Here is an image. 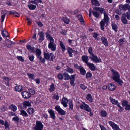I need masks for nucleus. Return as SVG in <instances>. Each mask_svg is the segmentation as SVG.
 <instances>
[{
	"mask_svg": "<svg viewBox=\"0 0 130 130\" xmlns=\"http://www.w3.org/2000/svg\"><path fill=\"white\" fill-rule=\"evenodd\" d=\"M48 112L50 115L51 118L54 119H55V115L54 111L52 109H50L48 110Z\"/></svg>",
	"mask_w": 130,
	"mask_h": 130,
	"instance_id": "20",
	"label": "nucleus"
},
{
	"mask_svg": "<svg viewBox=\"0 0 130 130\" xmlns=\"http://www.w3.org/2000/svg\"><path fill=\"white\" fill-rule=\"evenodd\" d=\"M111 71L113 76L112 79L114 81L120 78V75L117 71L113 69H111Z\"/></svg>",
	"mask_w": 130,
	"mask_h": 130,
	"instance_id": "4",
	"label": "nucleus"
},
{
	"mask_svg": "<svg viewBox=\"0 0 130 130\" xmlns=\"http://www.w3.org/2000/svg\"><path fill=\"white\" fill-rule=\"evenodd\" d=\"M83 103V104H81L79 106L80 108L82 109H84L86 111L90 112L89 115L92 116L93 115V113L91 112V110L89 106L84 102Z\"/></svg>",
	"mask_w": 130,
	"mask_h": 130,
	"instance_id": "2",
	"label": "nucleus"
},
{
	"mask_svg": "<svg viewBox=\"0 0 130 130\" xmlns=\"http://www.w3.org/2000/svg\"><path fill=\"white\" fill-rule=\"evenodd\" d=\"M17 58L19 60H20L22 62H24V60L23 59V58L22 56H17Z\"/></svg>",
	"mask_w": 130,
	"mask_h": 130,
	"instance_id": "53",
	"label": "nucleus"
},
{
	"mask_svg": "<svg viewBox=\"0 0 130 130\" xmlns=\"http://www.w3.org/2000/svg\"><path fill=\"white\" fill-rule=\"evenodd\" d=\"M87 65L89 67L91 70L94 71L95 70L96 67L93 64L89 63Z\"/></svg>",
	"mask_w": 130,
	"mask_h": 130,
	"instance_id": "22",
	"label": "nucleus"
},
{
	"mask_svg": "<svg viewBox=\"0 0 130 130\" xmlns=\"http://www.w3.org/2000/svg\"><path fill=\"white\" fill-rule=\"evenodd\" d=\"M37 57L39 59L41 63H45V59L42 58V57L41 56V55L38 56H37Z\"/></svg>",
	"mask_w": 130,
	"mask_h": 130,
	"instance_id": "33",
	"label": "nucleus"
},
{
	"mask_svg": "<svg viewBox=\"0 0 130 130\" xmlns=\"http://www.w3.org/2000/svg\"><path fill=\"white\" fill-rule=\"evenodd\" d=\"M92 11V12L93 15L94 17L97 18H98L99 17V14L98 12L97 11Z\"/></svg>",
	"mask_w": 130,
	"mask_h": 130,
	"instance_id": "36",
	"label": "nucleus"
},
{
	"mask_svg": "<svg viewBox=\"0 0 130 130\" xmlns=\"http://www.w3.org/2000/svg\"><path fill=\"white\" fill-rule=\"evenodd\" d=\"M28 57L30 61H33L34 58V57L33 55H29L28 56Z\"/></svg>",
	"mask_w": 130,
	"mask_h": 130,
	"instance_id": "60",
	"label": "nucleus"
},
{
	"mask_svg": "<svg viewBox=\"0 0 130 130\" xmlns=\"http://www.w3.org/2000/svg\"><path fill=\"white\" fill-rule=\"evenodd\" d=\"M22 95L23 98L26 99L30 98L31 96L30 94L28 92L24 91L22 92Z\"/></svg>",
	"mask_w": 130,
	"mask_h": 130,
	"instance_id": "10",
	"label": "nucleus"
},
{
	"mask_svg": "<svg viewBox=\"0 0 130 130\" xmlns=\"http://www.w3.org/2000/svg\"><path fill=\"white\" fill-rule=\"evenodd\" d=\"M128 102L126 100H124L123 101L122 103V105L123 106H125L127 105Z\"/></svg>",
	"mask_w": 130,
	"mask_h": 130,
	"instance_id": "57",
	"label": "nucleus"
},
{
	"mask_svg": "<svg viewBox=\"0 0 130 130\" xmlns=\"http://www.w3.org/2000/svg\"><path fill=\"white\" fill-rule=\"evenodd\" d=\"M92 4L94 5L98 6L99 5V2L97 0H92Z\"/></svg>",
	"mask_w": 130,
	"mask_h": 130,
	"instance_id": "35",
	"label": "nucleus"
},
{
	"mask_svg": "<svg viewBox=\"0 0 130 130\" xmlns=\"http://www.w3.org/2000/svg\"><path fill=\"white\" fill-rule=\"evenodd\" d=\"M46 37L47 38V39L50 40V42L54 41V40L50 35L47 33L46 34Z\"/></svg>",
	"mask_w": 130,
	"mask_h": 130,
	"instance_id": "32",
	"label": "nucleus"
},
{
	"mask_svg": "<svg viewBox=\"0 0 130 130\" xmlns=\"http://www.w3.org/2000/svg\"><path fill=\"white\" fill-rule=\"evenodd\" d=\"M5 126V129H7L9 130V125L8 123V122L6 120L4 123V124L3 125Z\"/></svg>",
	"mask_w": 130,
	"mask_h": 130,
	"instance_id": "34",
	"label": "nucleus"
},
{
	"mask_svg": "<svg viewBox=\"0 0 130 130\" xmlns=\"http://www.w3.org/2000/svg\"><path fill=\"white\" fill-rule=\"evenodd\" d=\"M80 73L82 75H85L86 73V71L83 67H81L79 69Z\"/></svg>",
	"mask_w": 130,
	"mask_h": 130,
	"instance_id": "27",
	"label": "nucleus"
},
{
	"mask_svg": "<svg viewBox=\"0 0 130 130\" xmlns=\"http://www.w3.org/2000/svg\"><path fill=\"white\" fill-rule=\"evenodd\" d=\"M50 57H51V60L52 61H53V59L55 58V56L52 53H50Z\"/></svg>",
	"mask_w": 130,
	"mask_h": 130,
	"instance_id": "58",
	"label": "nucleus"
},
{
	"mask_svg": "<svg viewBox=\"0 0 130 130\" xmlns=\"http://www.w3.org/2000/svg\"><path fill=\"white\" fill-rule=\"evenodd\" d=\"M55 109L60 114L63 115L65 114V112L59 106H56L55 107Z\"/></svg>",
	"mask_w": 130,
	"mask_h": 130,
	"instance_id": "11",
	"label": "nucleus"
},
{
	"mask_svg": "<svg viewBox=\"0 0 130 130\" xmlns=\"http://www.w3.org/2000/svg\"><path fill=\"white\" fill-rule=\"evenodd\" d=\"M69 109L72 110L73 108V106L72 101L71 100H69Z\"/></svg>",
	"mask_w": 130,
	"mask_h": 130,
	"instance_id": "31",
	"label": "nucleus"
},
{
	"mask_svg": "<svg viewBox=\"0 0 130 130\" xmlns=\"http://www.w3.org/2000/svg\"><path fill=\"white\" fill-rule=\"evenodd\" d=\"M124 16L127 18L128 19L130 20V12H128L126 13L122 14Z\"/></svg>",
	"mask_w": 130,
	"mask_h": 130,
	"instance_id": "38",
	"label": "nucleus"
},
{
	"mask_svg": "<svg viewBox=\"0 0 130 130\" xmlns=\"http://www.w3.org/2000/svg\"><path fill=\"white\" fill-rule=\"evenodd\" d=\"M115 81L118 83L120 85H122V84L123 82L122 80L120 79L119 78L116 79Z\"/></svg>",
	"mask_w": 130,
	"mask_h": 130,
	"instance_id": "43",
	"label": "nucleus"
},
{
	"mask_svg": "<svg viewBox=\"0 0 130 130\" xmlns=\"http://www.w3.org/2000/svg\"><path fill=\"white\" fill-rule=\"evenodd\" d=\"M43 125L40 121H37L35 127L34 128L35 130H42Z\"/></svg>",
	"mask_w": 130,
	"mask_h": 130,
	"instance_id": "5",
	"label": "nucleus"
},
{
	"mask_svg": "<svg viewBox=\"0 0 130 130\" xmlns=\"http://www.w3.org/2000/svg\"><path fill=\"white\" fill-rule=\"evenodd\" d=\"M116 87L115 84L112 83L109 84L108 86V89L110 91L114 90L116 89Z\"/></svg>",
	"mask_w": 130,
	"mask_h": 130,
	"instance_id": "13",
	"label": "nucleus"
},
{
	"mask_svg": "<svg viewBox=\"0 0 130 130\" xmlns=\"http://www.w3.org/2000/svg\"><path fill=\"white\" fill-rule=\"evenodd\" d=\"M68 53L69 54V56L72 57V56L73 54L72 53L73 52V50L70 47H68L67 48Z\"/></svg>",
	"mask_w": 130,
	"mask_h": 130,
	"instance_id": "23",
	"label": "nucleus"
},
{
	"mask_svg": "<svg viewBox=\"0 0 130 130\" xmlns=\"http://www.w3.org/2000/svg\"><path fill=\"white\" fill-rule=\"evenodd\" d=\"M89 58L92 61L96 63L101 62V61L99 60L97 57L95 56L94 54H93L92 56H89Z\"/></svg>",
	"mask_w": 130,
	"mask_h": 130,
	"instance_id": "8",
	"label": "nucleus"
},
{
	"mask_svg": "<svg viewBox=\"0 0 130 130\" xmlns=\"http://www.w3.org/2000/svg\"><path fill=\"white\" fill-rule=\"evenodd\" d=\"M111 25L113 29L114 30L115 32H117V28H118L117 25L115 23H112Z\"/></svg>",
	"mask_w": 130,
	"mask_h": 130,
	"instance_id": "29",
	"label": "nucleus"
},
{
	"mask_svg": "<svg viewBox=\"0 0 130 130\" xmlns=\"http://www.w3.org/2000/svg\"><path fill=\"white\" fill-rule=\"evenodd\" d=\"M121 10H119L118 9H117L116 10V13L119 15H121Z\"/></svg>",
	"mask_w": 130,
	"mask_h": 130,
	"instance_id": "61",
	"label": "nucleus"
},
{
	"mask_svg": "<svg viewBox=\"0 0 130 130\" xmlns=\"http://www.w3.org/2000/svg\"><path fill=\"white\" fill-rule=\"evenodd\" d=\"M44 55L45 59H47L48 60H49L50 54L49 53H44Z\"/></svg>",
	"mask_w": 130,
	"mask_h": 130,
	"instance_id": "30",
	"label": "nucleus"
},
{
	"mask_svg": "<svg viewBox=\"0 0 130 130\" xmlns=\"http://www.w3.org/2000/svg\"><path fill=\"white\" fill-rule=\"evenodd\" d=\"M23 87L20 85L17 86L15 87V90L17 91L21 92L23 90Z\"/></svg>",
	"mask_w": 130,
	"mask_h": 130,
	"instance_id": "18",
	"label": "nucleus"
},
{
	"mask_svg": "<svg viewBox=\"0 0 130 130\" xmlns=\"http://www.w3.org/2000/svg\"><path fill=\"white\" fill-rule=\"evenodd\" d=\"M22 104L23 107L25 108H26L27 107L31 106V103L28 101H24Z\"/></svg>",
	"mask_w": 130,
	"mask_h": 130,
	"instance_id": "16",
	"label": "nucleus"
},
{
	"mask_svg": "<svg viewBox=\"0 0 130 130\" xmlns=\"http://www.w3.org/2000/svg\"><path fill=\"white\" fill-rule=\"evenodd\" d=\"M28 7L29 9L31 10H34L36 8V5L32 4H30L28 5Z\"/></svg>",
	"mask_w": 130,
	"mask_h": 130,
	"instance_id": "39",
	"label": "nucleus"
},
{
	"mask_svg": "<svg viewBox=\"0 0 130 130\" xmlns=\"http://www.w3.org/2000/svg\"><path fill=\"white\" fill-rule=\"evenodd\" d=\"M34 111V109L32 108H29L28 109L27 112L29 114H31L33 113Z\"/></svg>",
	"mask_w": 130,
	"mask_h": 130,
	"instance_id": "40",
	"label": "nucleus"
},
{
	"mask_svg": "<svg viewBox=\"0 0 130 130\" xmlns=\"http://www.w3.org/2000/svg\"><path fill=\"white\" fill-rule=\"evenodd\" d=\"M76 76L75 74H74L71 75V79L70 80V83L72 86L74 87L75 86V84L74 82L75 80V77Z\"/></svg>",
	"mask_w": 130,
	"mask_h": 130,
	"instance_id": "14",
	"label": "nucleus"
},
{
	"mask_svg": "<svg viewBox=\"0 0 130 130\" xmlns=\"http://www.w3.org/2000/svg\"><path fill=\"white\" fill-rule=\"evenodd\" d=\"M3 79H4V81L5 82H6V81L7 82L9 81L10 80H11V78H9L7 77H4Z\"/></svg>",
	"mask_w": 130,
	"mask_h": 130,
	"instance_id": "63",
	"label": "nucleus"
},
{
	"mask_svg": "<svg viewBox=\"0 0 130 130\" xmlns=\"http://www.w3.org/2000/svg\"><path fill=\"white\" fill-rule=\"evenodd\" d=\"M29 93L30 94V95L34 94L35 93V90L33 89H30L29 90Z\"/></svg>",
	"mask_w": 130,
	"mask_h": 130,
	"instance_id": "59",
	"label": "nucleus"
},
{
	"mask_svg": "<svg viewBox=\"0 0 130 130\" xmlns=\"http://www.w3.org/2000/svg\"><path fill=\"white\" fill-rule=\"evenodd\" d=\"M119 7L120 10L126 11L128 10V12H130V6L128 4H126L124 5H120Z\"/></svg>",
	"mask_w": 130,
	"mask_h": 130,
	"instance_id": "3",
	"label": "nucleus"
},
{
	"mask_svg": "<svg viewBox=\"0 0 130 130\" xmlns=\"http://www.w3.org/2000/svg\"><path fill=\"white\" fill-rule=\"evenodd\" d=\"M27 48L34 53L35 52V48L32 47L30 45H28L26 46Z\"/></svg>",
	"mask_w": 130,
	"mask_h": 130,
	"instance_id": "24",
	"label": "nucleus"
},
{
	"mask_svg": "<svg viewBox=\"0 0 130 130\" xmlns=\"http://www.w3.org/2000/svg\"><path fill=\"white\" fill-rule=\"evenodd\" d=\"M71 79V77L67 73H66V80Z\"/></svg>",
	"mask_w": 130,
	"mask_h": 130,
	"instance_id": "56",
	"label": "nucleus"
},
{
	"mask_svg": "<svg viewBox=\"0 0 130 130\" xmlns=\"http://www.w3.org/2000/svg\"><path fill=\"white\" fill-rule=\"evenodd\" d=\"M109 18L106 12L104 14V19L100 22L101 29L103 30H104V27L105 24L107 23L109 20Z\"/></svg>",
	"mask_w": 130,
	"mask_h": 130,
	"instance_id": "1",
	"label": "nucleus"
},
{
	"mask_svg": "<svg viewBox=\"0 0 130 130\" xmlns=\"http://www.w3.org/2000/svg\"><path fill=\"white\" fill-rule=\"evenodd\" d=\"M53 42H50L48 44V47L49 48L51 49L52 51H54L56 50V45Z\"/></svg>",
	"mask_w": 130,
	"mask_h": 130,
	"instance_id": "9",
	"label": "nucleus"
},
{
	"mask_svg": "<svg viewBox=\"0 0 130 130\" xmlns=\"http://www.w3.org/2000/svg\"><path fill=\"white\" fill-rule=\"evenodd\" d=\"M12 43L15 44L13 43L12 42L8 39H7L5 40V43H4L7 47L8 48H11L13 46Z\"/></svg>",
	"mask_w": 130,
	"mask_h": 130,
	"instance_id": "7",
	"label": "nucleus"
},
{
	"mask_svg": "<svg viewBox=\"0 0 130 130\" xmlns=\"http://www.w3.org/2000/svg\"><path fill=\"white\" fill-rule=\"evenodd\" d=\"M101 116L103 117H105L106 116L107 113L106 112L104 111H102L101 112Z\"/></svg>",
	"mask_w": 130,
	"mask_h": 130,
	"instance_id": "52",
	"label": "nucleus"
},
{
	"mask_svg": "<svg viewBox=\"0 0 130 130\" xmlns=\"http://www.w3.org/2000/svg\"><path fill=\"white\" fill-rule=\"evenodd\" d=\"M92 50V48L91 47H90L88 49V52L91 56H92L93 54H94L93 53Z\"/></svg>",
	"mask_w": 130,
	"mask_h": 130,
	"instance_id": "54",
	"label": "nucleus"
},
{
	"mask_svg": "<svg viewBox=\"0 0 130 130\" xmlns=\"http://www.w3.org/2000/svg\"><path fill=\"white\" fill-rule=\"evenodd\" d=\"M121 20L124 24H127V20L126 18V17L123 14H122V16L121 18Z\"/></svg>",
	"mask_w": 130,
	"mask_h": 130,
	"instance_id": "21",
	"label": "nucleus"
},
{
	"mask_svg": "<svg viewBox=\"0 0 130 130\" xmlns=\"http://www.w3.org/2000/svg\"><path fill=\"white\" fill-rule=\"evenodd\" d=\"M86 97L87 99L90 102H92V99L91 94H88L87 95Z\"/></svg>",
	"mask_w": 130,
	"mask_h": 130,
	"instance_id": "42",
	"label": "nucleus"
},
{
	"mask_svg": "<svg viewBox=\"0 0 130 130\" xmlns=\"http://www.w3.org/2000/svg\"><path fill=\"white\" fill-rule=\"evenodd\" d=\"M27 74L30 79L32 80H34V75L29 73H27Z\"/></svg>",
	"mask_w": 130,
	"mask_h": 130,
	"instance_id": "45",
	"label": "nucleus"
},
{
	"mask_svg": "<svg viewBox=\"0 0 130 130\" xmlns=\"http://www.w3.org/2000/svg\"><path fill=\"white\" fill-rule=\"evenodd\" d=\"M101 40H102V43L105 46H107L108 45L107 40L106 38H105L103 37H101Z\"/></svg>",
	"mask_w": 130,
	"mask_h": 130,
	"instance_id": "19",
	"label": "nucleus"
},
{
	"mask_svg": "<svg viewBox=\"0 0 130 130\" xmlns=\"http://www.w3.org/2000/svg\"><path fill=\"white\" fill-rule=\"evenodd\" d=\"M19 118L17 116H15V117L13 118L12 120L14 121L18 122L19 120Z\"/></svg>",
	"mask_w": 130,
	"mask_h": 130,
	"instance_id": "55",
	"label": "nucleus"
},
{
	"mask_svg": "<svg viewBox=\"0 0 130 130\" xmlns=\"http://www.w3.org/2000/svg\"><path fill=\"white\" fill-rule=\"evenodd\" d=\"M40 36V38L39 40V42H41L44 39V34L41 31L39 33Z\"/></svg>",
	"mask_w": 130,
	"mask_h": 130,
	"instance_id": "15",
	"label": "nucleus"
},
{
	"mask_svg": "<svg viewBox=\"0 0 130 130\" xmlns=\"http://www.w3.org/2000/svg\"><path fill=\"white\" fill-rule=\"evenodd\" d=\"M60 46L62 49V51H64L65 50V47L63 43L61 41H60Z\"/></svg>",
	"mask_w": 130,
	"mask_h": 130,
	"instance_id": "46",
	"label": "nucleus"
},
{
	"mask_svg": "<svg viewBox=\"0 0 130 130\" xmlns=\"http://www.w3.org/2000/svg\"><path fill=\"white\" fill-rule=\"evenodd\" d=\"M93 9L95 11H98L101 14L105 13V10L103 8L99 7H94L93 8Z\"/></svg>",
	"mask_w": 130,
	"mask_h": 130,
	"instance_id": "12",
	"label": "nucleus"
},
{
	"mask_svg": "<svg viewBox=\"0 0 130 130\" xmlns=\"http://www.w3.org/2000/svg\"><path fill=\"white\" fill-rule=\"evenodd\" d=\"M36 51L35 52L36 53V55L37 56H40L41 54V52L40 49L39 48H36Z\"/></svg>",
	"mask_w": 130,
	"mask_h": 130,
	"instance_id": "26",
	"label": "nucleus"
},
{
	"mask_svg": "<svg viewBox=\"0 0 130 130\" xmlns=\"http://www.w3.org/2000/svg\"><path fill=\"white\" fill-rule=\"evenodd\" d=\"M21 114L23 116L25 117H28V115L27 112L24 110H21Z\"/></svg>",
	"mask_w": 130,
	"mask_h": 130,
	"instance_id": "37",
	"label": "nucleus"
},
{
	"mask_svg": "<svg viewBox=\"0 0 130 130\" xmlns=\"http://www.w3.org/2000/svg\"><path fill=\"white\" fill-rule=\"evenodd\" d=\"M82 59L83 61L85 62L87 64L89 63L88 62V58L87 56L83 55L82 57Z\"/></svg>",
	"mask_w": 130,
	"mask_h": 130,
	"instance_id": "17",
	"label": "nucleus"
},
{
	"mask_svg": "<svg viewBox=\"0 0 130 130\" xmlns=\"http://www.w3.org/2000/svg\"><path fill=\"white\" fill-rule=\"evenodd\" d=\"M55 89V87H54V85L53 84H52L50 85V88H49V90L50 91L52 92L54 91Z\"/></svg>",
	"mask_w": 130,
	"mask_h": 130,
	"instance_id": "47",
	"label": "nucleus"
},
{
	"mask_svg": "<svg viewBox=\"0 0 130 130\" xmlns=\"http://www.w3.org/2000/svg\"><path fill=\"white\" fill-rule=\"evenodd\" d=\"M67 71L71 73L73 72L74 70L73 69L71 68L70 67L67 66Z\"/></svg>",
	"mask_w": 130,
	"mask_h": 130,
	"instance_id": "44",
	"label": "nucleus"
},
{
	"mask_svg": "<svg viewBox=\"0 0 130 130\" xmlns=\"http://www.w3.org/2000/svg\"><path fill=\"white\" fill-rule=\"evenodd\" d=\"M110 100L111 103L117 105L118 104V102L117 100L113 99V98L110 97Z\"/></svg>",
	"mask_w": 130,
	"mask_h": 130,
	"instance_id": "25",
	"label": "nucleus"
},
{
	"mask_svg": "<svg viewBox=\"0 0 130 130\" xmlns=\"http://www.w3.org/2000/svg\"><path fill=\"white\" fill-rule=\"evenodd\" d=\"M78 18L80 22H84V20L83 19L82 16L80 15H77Z\"/></svg>",
	"mask_w": 130,
	"mask_h": 130,
	"instance_id": "49",
	"label": "nucleus"
},
{
	"mask_svg": "<svg viewBox=\"0 0 130 130\" xmlns=\"http://www.w3.org/2000/svg\"><path fill=\"white\" fill-rule=\"evenodd\" d=\"M58 77L59 79L61 80L63 78V76L62 74H60L58 75Z\"/></svg>",
	"mask_w": 130,
	"mask_h": 130,
	"instance_id": "64",
	"label": "nucleus"
},
{
	"mask_svg": "<svg viewBox=\"0 0 130 130\" xmlns=\"http://www.w3.org/2000/svg\"><path fill=\"white\" fill-rule=\"evenodd\" d=\"M36 23L38 25V26L40 27H42L43 26V24L40 21H36Z\"/></svg>",
	"mask_w": 130,
	"mask_h": 130,
	"instance_id": "50",
	"label": "nucleus"
},
{
	"mask_svg": "<svg viewBox=\"0 0 130 130\" xmlns=\"http://www.w3.org/2000/svg\"><path fill=\"white\" fill-rule=\"evenodd\" d=\"M108 123L114 130H122L119 128V127L117 124H115L113 122L109 121Z\"/></svg>",
	"mask_w": 130,
	"mask_h": 130,
	"instance_id": "6",
	"label": "nucleus"
},
{
	"mask_svg": "<svg viewBox=\"0 0 130 130\" xmlns=\"http://www.w3.org/2000/svg\"><path fill=\"white\" fill-rule=\"evenodd\" d=\"M124 41L123 39H120L118 41V43L119 44V45L122 46L123 45V44Z\"/></svg>",
	"mask_w": 130,
	"mask_h": 130,
	"instance_id": "48",
	"label": "nucleus"
},
{
	"mask_svg": "<svg viewBox=\"0 0 130 130\" xmlns=\"http://www.w3.org/2000/svg\"><path fill=\"white\" fill-rule=\"evenodd\" d=\"M92 74L90 72H87L86 74V77L87 78H89L92 77Z\"/></svg>",
	"mask_w": 130,
	"mask_h": 130,
	"instance_id": "51",
	"label": "nucleus"
},
{
	"mask_svg": "<svg viewBox=\"0 0 130 130\" xmlns=\"http://www.w3.org/2000/svg\"><path fill=\"white\" fill-rule=\"evenodd\" d=\"M2 36L5 37H8V35H6V34H8L7 31L6 30H4L2 31Z\"/></svg>",
	"mask_w": 130,
	"mask_h": 130,
	"instance_id": "41",
	"label": "nucleus"
},
{
	"mask_svg": "<svg viewBox=\"0 0 130 130\" xmlns=\"http://www.w3.org/2000/svg\"><path fill=\"white\" fill-rule=\"evenodd\" d=\"M61 103L65 107V97H63L61 100Z\"/></svg>",
	"mask_w": 130,
	"mask_h": 130,
	"instance_id": "62",
	"label": "nucleus"
},
{
	"mask_svg": "<svg viewBox=\"0 0 130 130\" xmlns=\"http://www.w3.org/2000/svg\"><path fill=\"white\" fill-rule=\"evenodd\" d=\"M9 108L14 112L17 109L16 106L13 104H11L9 106Z\"/></svg>",
	"mask_w": 130,
	"mask_h": 130,
	"instance_id": "28",
	"label": "nucleus"
}]
</instances>
